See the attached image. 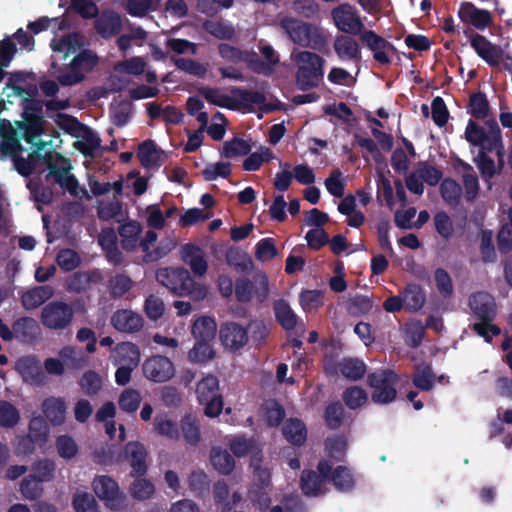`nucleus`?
I'll return each instance as SVG.
<instances>
[{
  "label": "nucleus",
  "mask_w": 512,
  "mask_h": 512,
  "mask_svg": "<svg viewBox=\"0 0 512 512\" xmlns=\"http://www.w3.org/2000/svg\"><path fill=\"white\" fill-rule=\"evenodd\" d=\"M44 123V119L38 115H32L26 119L24 139L31 145V156H43L49 170L47 177L52 176L55 182L72 196L80 199L89 198L87 190L80 187L77 179L70 173L71 166L67 159L53 151L50 140L41 139Z\"/></svg>",
  "instance_id": "1"
},
{
  "label": "nucleus",
  "mask_w": 512,
  "mask_h": 512,
  "mask_svg": "<svg viewBox=\"0 0 512 512\" xmlns=\"http://www.w3.org/2000/svg\"><path fill=\"white\" fill-rule=\"evenodd\" d=\"M87 39L80 33H70L60 40H53L51 48L54 53L62 54L66 59L70 54H76L71 60L66 72L58 76L62 85H75L81 82L85 74L90 72L98 62V57L90 50L81 49L86 46Z\"/></svg>",
  "instance_id": "2"
},
{
  "label": "nucleus",
  "mask_w": 512,
  "mask_h": 512,
  "mask_svg": "<svg viewBox=\"0 0 512 512\" xmlns=\"http://www.w3.org/2000/svg\"><path fill=\"white\" fill-rule=\"evenodd\" d=\"M156 280L178 296H190L199 301L207 295V288L197 283L185 268H159Z\"/></svg>",
  "instance_id": "3"
},
{
  "label": "nucleus",
  "mask_w": 512,
  "mask_h": 512,
  "mask_svg": "<svg viewBox=\"0 0 512 512\" xmlns=\"http://www.w3.org/2000/svg\"><path fill=\"white\" fill-rule=\"evenodd\" d=\"M291 59L297 66L296 83L301 90H307L319 85L323 78L324 60L309 51L294 50Z\"/></svg>",
  "instance_id": "4"
},
{
  "label": "nucleus",
  "mask_w": 512,
  "mask_h": 512,
  "mask_svg": "<svg viewBox=\"0 0 512 512\" xmlns=\"http://www.w3.org/2000/svg\"><path fill=\"white\" fill-rule=\"evenodd\" d=\"M142 74L147 83H153L157 80L156 73L147 68V63L143 57L134 56L119 61L113 67L109 79L110 87L114 91H120L130 84L129 75L138 77Z\"/></svg>",
  "instance_id": "5"
},
{
  "label": "nucleus",
  "mask_w": 512,
  "mask_h": 512,
  "mask_svg": "<svg viewBox=\"0 0 512 512\" xmlns=\"http://www.w3.org/2000/svg\"><path fill=\"white\" fill-rule=\"evenodd\" d=\"M469 305L473 313L481 319V322L473 325V329L479 336L490 342L493 336L500 334V329L490 323L495 316L493 298L487 293L479 292L471 296Z\"/></svg>",
  "instance_id": "6"
},
{
  "label": "nucleus",
  "mask_w": 512,
  "mask_h": 512,
  "mask_svg": "<svg viewBox=\"0 0 512 512\" xmlns=\"http://www.w3.org/2000/svg\"><path fill=\"white\" fill-rule=\"evenodd\" d=\"M466 140L474 146H479L483 150H497L499 160L503 156L501 132L496 121H487L485 128L479 127L473 121H469L465 130Z\"/></svg>",
  "instance_id": "7"
},
{
  "label": "nucleus",
  "mask_w": 512,
  "mask_h": 512,
  "mask_svg": "<svg viewBox=\"0 0 512 512\" xmlns=\"http://www.w3.org/2000/svg\"><path fill=\"white\" fill-rule=\"evenodd\" d=\"M397 376L390 370H378L368 375L367 383L371 388V399L376 404H388L397 395Z\"/></svg>",
  "instance_id": "8"
},
{
  "label": "nucleus",
  "mask_w": 512,
  "mask_h": 512,
  "mask_svg": "<svg viewBox=\"0 0 512 512\" xmlns=\"http://www.w3.org/2000/svg\"><path fill=\"white\" fill-rule=\"evenodd\" d=\"M196 395L200 404L205 406L208 417H217L223 408L222 396L219 392V381L213 375H207L196 386Z\"/></svg>",
  "instance_id": "9"
},
{
  "label": "nucleus",
  "mask_w": 512,
  "mask_h": 512,
  "mask_svg": "<svg viewBox=\"0 0 512 512\" xmlns=\"http://www.w3.org/2000/svg\"><path fill=\"white\" fill-rule=\"evenodd\" d=\"M73 319L72 306L62 300L49 302L41 310V323L49 330H64L71 325Z\"/></svg>",
  "instance_id": "10"
},
{
  "label": "nucleus",
  "mask_w": 512,
  "mask_h": 512,
  "mask_svg": "<svg viewBox=\"0 0 512 512\" xmlns=\"http://www.w3.org/2000/svg\"><path fill=\"white\" fill-rule=\"evenodd\" d=\"M281 25L295 44L311 48L322 44L320 32L315 26L293 18L284 19Z\"/></svg>",
  "instance_id": "11"
},
{
  "label": "nucleus",
  "mask_w": 512,
  "mask_h": 512,
  "mask_svg": "<svg viewBox=\"0 0 512 512\" xmlns=\"http://www.w3.org/2000/svg\"><path fill=\"white\" fill-rule=\"evenodd\" d=\"M142 371L146 379L155 383L169 381L175 375L173 362L162 355L147 358L142 364Z\"/></svg>",
  "instance_id": "12"
},
{
  "label": "nucleus",
  "mask_w": 512,
  "mask_h": 512,
  "mask_svg": "<svg viewBox=\"0 0 512 512\" xmlns=\"http://www.w3.org/2000/svg\"><path fill=\"white\" fill-rule=\"evenodd\" d=\"M319 475L312 471H304L301 476V489L306 496L316 497L327 491L331 465L322 461L318 465Z\"/></svg>",
  "instance_id": "13"
},
{
  "label": "nucleus",
  "mask_w": 512,
  "mask_h": 512,
  "mask_svg": "<svg viewBox=\"0 0 512 512\" xmlns=\"http://www.w3.org/2000/svg\"><path fill=\"white\" fill-rule=\"evenodd\" d=\"M331 15L336 27L344 33L359 34L364 28L358 11L350 4L337 6Z\"/></svg>",
  "instance_id": "14"
},
{
  "label": "nucleus",
  "mask_w": 512,
  "mask_h": 512,
  "mask_svg": "<svg viewBox=\"0 0 512 512\" xmlns=\"http://www.w3.org/2000/svg\"><path fill=\"white\" fill-rule=\"evenodd\" d=\"M222 345L229 351L243 348L249 341L248 331L236 322L224 323L219 331Z\"/></svg>",
  "instance_id": "15"
},
{
  "label": "nucleus",
  "mask_w": 512,
  "mask_h": 512,
  "mask_svg": "<svg viewBox=\"0 0 512 512\" xmlns=\"http://www.w3.org/2000/svg\"><path fill=\"white\" fill-rule=\"evenodd\" d=\"M123 458L131 467L132 476H143L147 472L148 452L142 443L128 442L124 447Z\"/></svg>",
  "instance_id": "16"
},
{
  "label": "nucleus",
  "mask_w": 512,
  "mask_h": 512,
  "mask_svg": "<svg viewBox=\"0 0 512 512\" xmlns=\"http://www.w3.org/2000/svg\"><path fill=\"white\" fill-rule=\"evenodd\" d=\"M111 325L119 332L132 334L143 328L144 319L131 309H119L112 314Z\"/></svg>",
  "instance_id": "17"
},
{
  "label": "nucleus",
  "mask_w": 512,
  "mask_h": 512,
  "mask_svg": "<svg viewBox=\"0 0 512 512\" xmlns=\"http://www.w3.org/2000/svg\"><path fill=\"white\" fill-rule=\"evenodd\" d=\"M95 494L106 502L108 506L114 508L118 506L121 499L117 483L109 476H97L93 481Z\"/></svg>",
  "instance_id": "18"
},
{
  "label": "nucleus",
  "mask_w": 512,
  "mask_h": 512,
  "mask_svg": "<svg viewBox=\"0 0 512 512\" xmlns=\"http://www.w3.org/2000/svg\"><path fill=\"white\" fill-rule=\"evenodd\" d=\"M459 18L477 29H485L492 22V15L489 11L477 8L470 2L461 4L458 11Z\"/></svg>",
  "instance_id": "19"
},
{
  "label": "nucleus",
  "mask_w": 512,
  "mask_h": 512,
  "mask_svg": "<svg viewBox=\"0 0 512 512\" xmlns=\"http://www.w3.org/2000/svg\"><path fill=\"white\" fill-rule=\"evenodd\" d=\"M15 370L20 374L23 381L31 385H42L45 376L41 364L33 357H24L15 363Z\"/></svg>",
  "instance_id": "20"
},
{
  "label": "nucleus",
  "mask_w": 512,
  "mask_h": 512,
  "mask_svg": "<svg viewBox=\"0 0 512 512\" xmlns=\"http://www.w3.org/2000/svg\"><path fill=\"white\" fill-rule=\"evenodd\" d=\"M260 51L264 58L266 59V62H261L260 60H258L255 53L246 54L245 62L248 63L249 67L254 72L264 75H270L273 73L274 67L278 64L279 57L276 54L275 50L269 45L262 46L260 48Z\"/></svg>",
  "instance_id": "21"
},
{
  "label": "nucleus",
  "mask_w": 512,
  "mask_h": 512,
  "mask_svg": "<svg viewBox=\"0 0 512 512\" xmlns=\"http://www.w3.org/2000/svg\"><path fill=\"white\" fill-rule=\"evenodd\" d=\"M140 350L131 342L117 344L111 351V359L114 365L136 368L140 362Z\"/></svg>",
  "instance_id": "22"
},
{
  "label": "nucleus",
  "mask_w": 512,
  "mask_h": 512,
  "mask_svg": "<svg viewBox=\"0 0 512 512\" xmlns=\"http://www.w3.org/2000/svg\"><path fill=\"white\" fill-rule=\"evenodd\" d=\"M41 409L50 424L58 426L65 423L67 405L64 398L55 396L48 397L43 400Z\"/></svg>",
  "instance_id": "23"
},
{
  "label": "nucleus",
  "mask_w": 512,
  "mask_h": 512,
  "mask_svg": "<svg viewBox=\"0 0 512 512\" xmlns=\"http://www.w3.org/2000/svg\"><path fill=\"white\" fill-rule=\"evenodd\" d=\"M55 289L50 285L35 286L21 293V304L26 310H34L51 299Z\"/></svg>",
  "instance_id": "24"
},
{
  "label": "nucleus",
  "mask_w": 512,
  "mask_h": 512,
  "mask_svg": "<svg viewBox=\"0 0 512 512\" xmlns=\"http://www.w3.org/2000/svg\"><path fill=\"white\" fill-rule=\"evenodd\" d=\"M181 258L190 267L194 275L203 276L208 269L204 251L194 245H184L181 248Z\"/></svg>",
  "instance_id": "25"
},
{
  "label": "nucleus",
  "mask_w": 512,
  "mask_h": 512,
  "mask_svg": "<svg viewBox=\"0 0 512 512\" xmlns=\"http://www.w3.org/2000/svg\"><path fill=\"white\" fill-rule=\"evenodd\" d=\"M471 46L476 53L490 65H498L502 59V49L492 44L482 35H475L471 39Z\"/></svg>",
  "instance_id": "26"
},
{
  "label": "nucleus",
  "mask_w": 512,
  "mask_h": 512,
  "mask_svg": "<svg viewBox=\"0 0 512 512\" xmlns=\"http://www.w3.org/2000/svg\"><path fill=\"white\" fill-rule=\"evenodd\" d=\"M361 41L373 52L374 59L382 64H387L389 58L387 51L392 49L390 43L375 34L373 31H364L360 36Z\"/></svg>",
  "instance_id": "27"
},
{
  "label": "nucleus",
  "mask_w": 512,
  "mask_h": 512,
  "mask_svg": "<svg viewBox=\"0 0 512 512\" xmlns=\"http://www.w3.org/2000/svg\"><path fill=\"white\" fill-rule=\"evenodd\" d=\"M334 50L342 61L358 62L360 49L357 41L347 35H339L334 41Z\"/></svg>",
  "instance_id": "28"
},
{
  "label": "nucleus",
  "mask_w": 512,
  "mask_h": 512,
  "mask_svg": "<svg viewBox=\"0 0 512 512\" xmlns=\"http://www.w3.org/2000/svg\"><path fill=\"white\" fill-rule=\"evenodd\" d=\"M404 308L409 312L419 311L426 303V293L422 286L416 283L408 284L401 292Z\"/></svg>",
  "instance_id": "29"
},
{
  "label": "nucleus",
  "mask_w": 512,
  "mask_h": 512,
  "mask_svg": "<svg viewBox=\"0 0 512 512\" xmlns=\"http://www.w3.org/2000/svg\"><path fill=\"white\" fill-rule=\"evenodd\" d=\"M153 431L158 436L178 441L180 432L177 423L165 412L158 413L153 419Z\"/></svg>",
  "instance_id": "30"
},
{
  "label": "nucleus",
  "mask_w": 512,
  "mask_h": 512,
  "mask_svg": "<svg viewBox=\"0 0 512 512\" xmlns=\"http://www.w3.org/2000/svg\"><path fill=\"white\" fill-rule=\"evenodd\" d=\"M122 28V19L115 12L103 13L96 21L97 31L105 38L117 34Z\"/></svg>",
  "instance_id": "31"
},
{
  "label": "nucleus",
  "mask_w": 512,
  "mask_h": 512,
  "mask_svg": "<svg viewBox=\"0 0 512 512\" xmlns=\"http://www.w3.org/2000/svg\"><path fill=\"white\" fill-rule=\"evenodd\" d=\"M182 436L190 446H197L201 441L200 423L191 414L185 415L180 422Z\"/></svg>",
  "instance_id": "32"
},
{
  "label": "nucleus",
  "mask_w": 512,
  "mask_h": 512,
  "mask_svg": "<svg viewBox=\"0 0 512 512\" xmlns=\"http://www.w3.org/2000/svg\"><path fill=\"white\" fill-rule=\"evenodd\" d=\"M217 326L210 317H201L197 319L192 327V334L196 341L210 342L215 338Z\"/></svg>",
  "instance_id": "33"
},
{
  "label": "nucleus",
  "mask_w": 512,
  "mask_h": 512,
  "mask_svg": "<svg viewBox=\"0 0 512 512\" xmlns=\"http://www.w3.org/2000/svg\"><path fill=\"white\" fill-rule=\"evenodd\" d=\"M200 94L211 104L225 107L229 109H237L238 102L236 99L226 95L218 88L202 87L199 90Z\"/></svg>",
  "instance_id": "34"
},
{
  "label": "nucleus",
  "mask_w": 512,
  "mask_h": 512,
  "mask_svg": "<svg viewBox=\"0 0 512 512\" xmlns=\"http://www.w3.org/2000/svg\"><path fill=\"white\" fill-rule=\"evenodd\" d=\"M274 313L277 321L284 329L291 330L295 328L297 315L285 300L280 299L274 303Z\"/></svg>",
  "instance_id": "35"
},
{
  "label": "nucleus",
  "mask_w": 512,
  "mask_h": 512,
  "mask_svg": "<svg viewBox=\"0 0 512 512\" xmlns=\"http://www.w3.org/2000/svg\"><path fill=\"white\" fill-rule=\"evenodd\" d=\"M283 434L292 444L301 445L306 440L307 429L301 420L289 419L283 427Z\"/></svg>",
  "instance_id": "36"
},
{
  "label": "nucleus",
  "mask_w": 512,
  "mask_h": 512,
  "mask_svg": "<svg viewBox=\"0 0 512 512\" xmlns=\"http://www.w3.org/2000/svg\"><path fill=\"white\" fill-rule=\"evenodd\" d=\"M341 374L350 380L360 379L366 372V365L356 358H344L338 364Z\"/></svg>",
  "instance_id": "37"
},
{
  "label": "nucleus",
  "mask_w": 512,
  "mask_h": 512,
  "mask_svg": "<svg viewBox=\"0 0 512 512\" xmlns=\"http://www.w3.org/2000/svg\"><path fill=\"white\" fill-rule=\"evenodd\" d=\"M138 158L145 167H154L162 161L163 153L156 148L152 141H145L139 147Z\"/></svg>",
  "instance_id": "38"
},
{
  "label": "nucleus",
  "mask_w": 512,
  "mask_h": 512,
  "mask_svg": "<svg viewBox=\"0 0 512 512\" xmlns=\"http://www.w3.org/2000/svg\"><path fill=\"white\" fill-rule=\"evenodd\" d=\"M210 458L213 467L224 475L230 474L235 467L233 457L226 450L213 448L211 450Z\"/></svg>",
  "instance_id": "39"
},
{
  "label": "nucleus",
  "mask_w": 512,
  "mask_h": 512,
  "mask_svg": "<svg viewBox=\"0 0 512 512\" xmlns=\"http://www.w3.org/2000/svg\"><path fill=\"white\" fill-rule=\"evenodd\" d=\"M261 416L269 426H277L284 418L285 413L277 401L268 400L261 408Z\"/></svg>",
  "instance_id": "40"
},
{
  "label": "nucleus",
  "mask_w": 512,
  "mask_h": 512,
  "mask_svg": "<svg viewBox=\"0 0 512 512\" xmlns=\"http://www.w3.org/2000/svg\"><path fill=\"white\" fill-rule=\"evenodd\" d=\"M129 493L134 499L145 501L152 498L155 486L146 478H138L131 483Z\"/></svg>",
  "instance_id": "41"
},
{
  "label": "nucleus",
  "mask_w": 512,
  "mask_h": 512,
  "mask_svg": "<svg viewBox=\"0 0 512 512\" xmlns=\"http://www.w3.org/2000/svg\"><path fill=\"white\" fill-rule=\"evenodd\" d=\"M19 410L10 402L0 400V426L3 428H13L20 421Z\"/></svg>",
  "instance_id": "42"
},
{
  "label": "nucleus",
  "mask_w": 512,
  "mask_h": 512,
  "mask_svg": "<svg viewBox=\"0 0 512 512\" xmlns=\"http://www.w3.org/2000/svg\"><path fill=\"white\" fill-rule=\"evenodd\" d=\"M13 331L16 337L23 340H28L36 336L38 325L34 319L30 317H24L14 322Z\"/></svg>",
  "instance_id": "43"
},
{
  "label": "nucleus",
  "mask_w": 512,
  "mask_h": 512,
  "mask_svg": "<svg viewBox=\"0 0 512 512\" xmlns=\"http://www.w3.org/2000/svg\"><path fill=\"white\" fill-rule=\"evenodd\" d=\"M79 385L84 394L93 396L102 389L103 381L101 376L95 371H87L80 379Z\"/></svg>",
  "instance_id": "44"
},
{
  "label": "nucleus",
  "mask_w": 512,
  "mask_h": 512,
  "mask_svg": "<svg viewBox=\"0 0 512 512\" xmlns=\"http://www.w3.org/2000/svg\"><path fill=\"white\" fill-rule=\"evenodd\" d=\"M142 401L141 394L136 389H125L119 396L118 404L126 413H134Z\"/></svg>",
  "instance_id": "45"
},
{
  "label": "nucleus",
  "mask_w": 512,
  "mask_h": 512,
  "mask_svg": "<svg viewBox=\"0 0 512 512\" xmlns=\"http://www.w3.org/2000/svg\"><path fill=\"white\" fill-rule=\"evenodd\" d=\"M329 480L339 491H347L353 487L354 479L350 471L344 466H338L330 472Z\"/></svg>",
  "instance_id": "46"
},
{
  "label": "nucleus",
  "mask_w": 512,
  "mask_h": 512,
  "mask_svg": "<svg viewBox=\"0 0 512 512\" xmlns=\"http://www.w3.org/2000/svg\"><path fill=\"white\" fill-rule=\"evenodd\" d=\"M413 383L423 391L432 389L434 386V374L431 367L427 364L417 366L413 376Z\"/></svg>",
  "instance_id": "47"
},
{
  "label": "nucleus",
  "mask_w": 512,
  "mask_h": 512,
  "mask_svg": "<svg viewBox=\"0 0 512 512\" xmlns=\"http://www.w3.org/2000/svg\"><path fill=\"white\" fill-rule=\"evenodd\" d=\"M343 400L350 409H357L366 404L368 395L363 388L351 386L344 391Z\"/></svg>",
  "instance_id": "48"
},
{
  "label": "nucleus",
  "mask_w": 512,
  "mask_h": 512,
  "mask_svg": "<svg viewBox=\"0 0 512 512\" xmlns=\"http://www.w3.org/2000/svg\"><path fill=\"white\" fill-rule=\"evenodd\" d=\"M434 281L437 291L443 298L447 299L453 295V281L446 270L437 268L434 271Z\"/></svg>",
  "instance_id": "49"
},
{
  "label": "nucleus",
  "mask_w": 512,
  "mask_h": 512,
  "mask_svg": "<svg viewBox=\"0 0 512 512\" xmlns=\"http://www.w3.org/2000/svg\"><path fill=\"white\" fill-rule=\"evenodd\" d=\"M122 6L132 16L144 17L156 5L153 0H122Z\"/></svg>",
  "instance_id": "50"
},
{
  "label": "nucleus",
  "mask_w": 512,
  "mask_h": 512,
  "mask_svg": "<svg viewBox=\"0 0 512 512\" xmlns=\"http://www.w3.org/2000/svg\"><path fill=\"white\" fill-rule=\"evenodd\" d=\"M209 343L197 341L188 352V359L193 363H205L211 360L215 353Z\"/></svg>",
  "instance_id": "51"
},
{
  "label": "nucleus",
  "mask_w": 512,
  "mask_h": 512,
  "mask_svg": "<svg viewBox=\"0 0 512 512\" xmlns=\"http://www.w3.org/2000/svg\"><path fill=\"white\" fill-rule=\"evenodd\" d=\"M251 467L253 469V485L260 489L266 488L270 484V472L267 467L261 465V459L253 456L251 459Z\"/></svg>",
  "instance_id": "52"
},
{
  "label": "nucleus",
  "mask_w": 512,
  "mask_h": 512,
  "mask_svg": "<svg viewBox=\"0 0 512 512\" xmlns=\"http://www.w3.org/2000/svg\"><path fill=\"white\" fill-rule=\"evenodd\" d=\"M228 265L241 271H250L253 268V261L250 256L240 250L230 249L226 254Z\"/></svg>",
  "instance_id": "53"
},
{
  "label": "nucleus",
  "mask_w": 512,
  "mask_h": 512,
  "mask_svg": "<svg viewBox=\"0 0 512 512\" xmlns=\"http://www.w3.org/2000/svg\"><path fill=\"white\" fill-rule=\"evenodd\" d=\"M273 158L272 151L267 147H261L258 151L251 153L243 162V168L247 171L257 170L262 163Z\"/></svg>",
  "instance_id": "54"
},
{
  "label": "nucleus",
  "mask_w": 512,
  "mask_h": 512,
  "mask_svg": "<svg viewBox=\"0 0 512 512\" xmlns=\"http://www.w3.org/2000/svg\"><path fill=\"white\" fill-rule=\"evenodd\" d=\"M56 448L58 454L67 460L76 457L79 451L76 441L68 435H61L56 439Z\"/></svg>",
  "instance_id": "55"
},
{
  "label": "nucleus",
  "mask_w": 512,
  "mask_h": 512,
  "mask_svg": "<svg viewBox=\"0 0 512 512\" xmlns=\"http://www.w3.org/2000/svg\"><path fill=\"white\" fill-rule=\"evenodd\" d=\"M99 147V137L90 130L84 131L81 138L77 141V148L86 156H93Z\"/></svg>",
  "instance_id": "56"
},
{
  "label": "nucleus",
  "mask_w": 512,
  "mask_h": 512,
  "mask_svg": "<svg viewBox=\"0 0 512 512\" xmlns=\"http://www.w3.org/2000/svg\"><path fill=\"white\" fill-rule=\"evenodd\" d=\"M143 308L146 316L153 321L160 319L165 312L164 301L153 294L146 298Z\"/></svg>",
  "instance_id": "57"
},
{
  "label": "nucleus",
  "mask_w": 512,
  "mask_h": 512,
  "mask_svg": "<svg viewBox=\"0 0 512 512\" xmlns=\"http://www.w3.org/2000/svg\"><path fill=\"white\" fill-rule=\"evenodd\" d=\"M440 190L442 198L447 204L451 206L458 204L461 196V187L456 181L452 179L444 180L441 184Z\"/></svg>",
  "instance_id": "58"
},
{
  "label": "nucleus",
  "mask_w": 512,
  "mask_h": 512,
  "mask_svg": "<svg viewBox=\"0 0 512 512\" xmlns=\"http://www.w3.org/2000/svg\"><path fill=\"white\" fill-rule=\"evenodd\" d=\"M231 173V165L228 162L210 163L202 170L206 181H213L218 177L226 178Z\"/></svg>",
  "instance_id": "59"
},
{
  "label": "nucleus",
  "mask_w": 512,
  "mask_h": 512,
  "mask_svg": "<svg viewBox=\"0 0 512 512\" xmlns=\"http://www.w3.org/2000/svg\"><path fill=\"white\" fill-rule=\"evenodd\" d=\"M49 435L47 422L40 416L33 417L29 423V436L35 442H45Z\"/></svg>",
  "instance_id": "60"
},
{
  "label": "nucleus",
  "mask_w": 512,
  "mask_h": 512,
  "mask_svg": "<svg viewBox=\"0 0 512 512\" xmlns=\"http://www.w3.org/2000/svg\"><path fill=\"white\" fill-rule=\"evenodd\" d=\"M122 204L117 198L109 201H101L98 205V216L103 220L117 218L121 215Z\"/></svg>",
  "instance_id": "61"
},
{
  "label": "nucleus",
  "mask_w": 512,
  "mask_h": 512,
  "mask_svg": "<svg viewBox=\"0 0 512 512\" xmlns=\"http://www.w3.org/2000/svg\"><path fill=\"white\" fill-rule=\"evenodd\" d=\"M277 255V249L272 238H265L256 244L255 256L261 262H268Z\"/></svg>",
  "instance_id": "62"
},
{
  "label": "nucleus",
  "mask_w": 512,
  "mask_h": 512,
  "mask_svg": "<svg viewBox=\"0 0 512 512\" xmlns=\"http://www.w3.org/2000/svg\"><path fill=\"white\" fill-rule=\"evenodd\" d=\"M20 490L22 495L28 500L39 498L43 492L41 482L32 476H28L22 480Z\"/></svg>",
  "instance_id": "63"
},
{
  "label": "nucleus",
  "mask_w": 512,
  "mask_h": 512,
  "mask_svg": "<svg viewBox=\"0 0 512 512\" xmlns=\"http://www.w3.org/2000/svg\"><path fill=\"white\" fill-rule=\"evenodd\" d=\"M73 506L76 512H97L95 498L86 492L77 493L73 499Z\"/></svg>",
  "instance_id": "64"
}]
</instances>
